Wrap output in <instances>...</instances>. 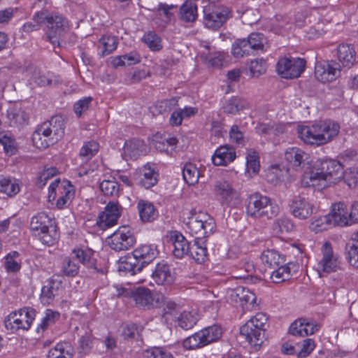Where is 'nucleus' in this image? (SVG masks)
Wrapping results in <instances>:
<instances>
[{
  "label": "nucleus",
  "instance_id": "nucleus-1",
  "mask_svg": "<svg viewBox=\"0 0 358 358\" xmlns=\"http://www.w3.org/2000/svg\"><path fill=\"white\" fill-rule=\"evenodd\" d=\"M344 177L342 164L334 159H326L321 164V167L303 174L301 185L304 187H313L323 189L334 185Z\"/></svg>",
  "mask_w": 358,
  "mask_h": 358
},
{
  "label": "nucleus",
  "instance_id": "nucleus-2",
  "mask_svg": "<svg viewBox=\"0 0 358 358\" xmlns=\"http://www.w3.org/2000/svg\"><path fill=\"white\" fill-rule=\"evenodd\" d=\"M340 124L331 120L315 122L297 127L299 138L306 144L321 146L331 142L339 134Z\"/></svg>",
  "mask_w": 358,
  "mask_h": 358
},
{
  "label": "nucleus",
  "instance_id": "nucleus-3",
  "mask_svg": "<svg viewBox=\"0 0 358 358\" xmlns=\"http://www.w3.org/2000/svg\"><path fill=\"white\" fill-rule=\"evenodd\" d=\"M333 10L330 7L313 8L301 20L299 17L296 24L304 27L305 36L308 39H316L325 34L332 20Z\"/></svg>",
  "mask_w": 358,
  "mask_h": 358
},
{
  "label": "nucleus",
  "instance_id": "nucleus-4",
  "mask_svg": "<svg viewBox=\"0 0 358 358\" xmlns=\"http://www.w3.org/2000/svg\"><path fill=\"white\" fill-rule=\"evenodd\" d=\"M64 134V121L61 117H52L39 125L32 134L35 147L45 149L59 141Z\"/></svg>",
  "mask_w": 358,
  "mask_h": 358
},
{
  "label": "nucleus",
  "instance_id": "nucleus-5",
  "mask_svg": "<svg viewBox=\"0 0 358 358\" xmlns=\"http://www.w3.org/2000/svg\"><path fill=\"white\" fill-rule=\"evenodd\" d=\"M279 211V206L269 197L257 193L250 195L246 206V213L249 217L263 220L275 217Z\"/></svg>",
  "mask_w": 358,
  "mask_h": 358
},
{
  "label": "nucleus",
  "instance_id": "nucleus-6",
  "mask_svg": "<svg viewBox=\"0 0 358 358\" xmlns=\"http://www.w3.org/2000/svg\"><path fill=\"white\" fill-rule=\"evenodd\" d=\"M267 317L263 313H257L241 327V334L253 347L259 348L265 341V325Z\"/></svg>",
  "mask_w": 358,
  "mask_h": 358
},
{
  "label": "nucleus",
  "instance_id": "nucleus-7",
  "mask_svg": "<svg viewBox=\"0 0 358 358\" xmlns=\"http://www.w3.org/2000/svg\"><path fill=\"white\" fill-rule=\"evenodd\" d=\"M187 217V227L194 239L204 240L215 228L214 219L207 213L192 210Z\"/></svg>",
  "mask_w": 358,
  "mask_h": 358
},
{
  "label": "nucleus",
  "instance_id": "nucleus-8",
  "mask_svg": "<svg viewBox=\"0 0 358 358\" xmlns=\"http://www.w3.org/2000/svg\"><path fill=\"white\" fill-rule=\"evenodd\" d=\"M52 227V220L45 213L41 212L31 218L29 229L34 236H37L41 242L47 245H52L58 238L57 234L54 231L50 234V228Z\"/></svg>",
  "mask_w": 358,
  "mask_h": 358
},
{
  "label": "nucleus",
  "instance_id": "nucleus-9",
  "mask_svg": "<svg viewBox=\"0 0 358 358\" xmlns=\"http://www.w3.org/2000/svg\"><path fill=\"white\" fill-rule=\"evenodd\" d=\"M73 186L66 180H55L48 188V201H55L58 209H64L70 204L74 196Z\"/></svg>",
  "mask_w": 358,
  "mask_h": 358
},
{
  "label": "nucleus",
  "instance_id": "nucleus-10",
  "mask_svg": "<svg viewBox=\"0 0 358 358\" xmlns=\"http://www.w3.org/2000/svg\"><path fill=\"white\" fill-rule=\"evenodd\" d=\"M342 261L333 250L329 242H325L321 248V257L318 259L315 269L320 277L338 271L341 269Z\"/></svg>",
  "mask_w": 358,
  "mask_h": 358
},
{
  "label": "nucleus",
  "instance_id": "nucleus-11",
  "mask_svg": "<svg viewBox=\"0 0 358 358\" xmlns=\"http://www.w3.org/2000/svg\"><path fill=\"white\" fill-rule=\"evenodd\" d=\"M222 335L220 326L208 327L183 341L182 345L186 350H194L218 341Z\"/></svg>",
  "mask_w": 358,
  "mask_h": 358
},
{
  "label": "nucleus",
  "instance_id": "nucleus-12",
  "mask_svg": "<svg viewBox=\"0 0 358 358\" xmlns=\"http://www.w3.org/2000/svg\"><path fill=\"white\" fill-rule=\"evenodd\" d=\"M117 292L118 296H132L138 307L147 309L158 307L163 299L162 296L153 294L147 288H138L133 292L124 287H120L117 288Z\"/></svg>",
  "mask_w": 358,
  "mask_h": 358
},
{
  "label": "nucleus",
  "instance_id": "nucleus-13",
  "mask_svg": "<svg viewBox=\"0 0 358 358\" xmlns=\"http://www.w3.org/2000/svg\"><path fill=\"white\" fill-rule=\"evenodd\" d=\"M46 33L45 36L48 41L53 45L60 46L62 37L68 31V20L62 15L51 13H45Z\"/></svg>",
  "mask_w": 358,
  "mask_h": 358
},
{
  "label": "nucleus",
  "instance_id": "nucleus-14",
  "mask_svg": "<svg viewBox=\"0 0 358 358\" xmlns=\"http://www.w3.org/2000/svg\"><path fill=\"white\" fill-rule=\"evenodd\" d=\"M215 1L208 0L209 3L203 8L204 24L206 27L212 29H217L230 17L229 8L215 6Z\"/></svg>",
  "mask_w": 358,
  "mask_h": 358
},
{
  "label": "nucleus",
  "instance_id": "nucleus-15",
  "mask_svg": "<svg viewBox=\"0 0 358 358\" xmlns=\"http://www.w3.org/2000/svg\"><path fill=\"white\" fill-rule=\"evenodd\" d=\"M106 241L111 250L120 252L133 247L136 243V238L129 227L122 226L108 236Z\"/></svg>",
  "mask_w": 358,
  "mask_h": 358
},
{
  "label": "nucleus",
  "instance_id": "nucleus-16",
  "mask_svg": "<svg viewBox=\"0 0 358 358\" xmlns=\"http://www.w3.org/2000/svg\"><path fill=\"white\" fill-rule=\"evenodd\" d=\"M289 207L291 214L301 220L308 219L316 210L315 201L302 194L294 195L289 200Z\"/></svg>",
  "mask_w": 358,
  "mask_h": 358
},
{
  "label": "nucleus",
  "instance_id": "nucleus-17",
  "mask_svg": "<svg viewBox=\"0 0 358 358\" xmlns=\"http://www.w3.org/2000/svg\"><path fill=\"white\" fill-rule=\"evenodd\" d=\"M306 60L303 59L283 57L276 64L278 73L283 78H298L305 70Z\"/></svg>",
  "mask_w": 358,
  "mask_h": 358
},
{
  "label": "nucleus",
  "instance_id": "nucleus-18",
  "mask_svg": "<svg viewBox=\"0 0 358 358\" xmlns=\"http://www.w3.org/2000/svg\"><path fill=\"white\" fill-rule=\"evenodd\" d=\"M213 192L215 199L222 204L229 206L234 199L238 198V192L232 184L225 179L215 182Z\"/></svg>",
  "mask_w": 358,
  "mask_h": 358
},
{
  "label": "nucleus",
  "instance_id": "nucleus-19",
  "mask_svg": "<svg viewBox=\"0 0 358 358\" xmlns=\"http://www.w3.org/2000/svg\"><path fill=\"white\" fill-rule=\"evenodd\" d=\"M122 212V207L118 202L110 201L98 217L96 224L101 229L113 227L117 223Z\"/></svg>",
  "mask_w": 358,
  "mask_h": 358
},
{
  "label": "nucleus",
  "instance_id": "nucleus-20",
  "mask_svg": "<svg viewBox=\"0 0 358 358\" xmlns=\"http://www.w3.org/2000/svg\"><path fill=\"white\" fill-rule=\"evenodd\" d=\"M341 65L334 61L317 62L315 67V76L322 83L335 80L340 75Z\"/></svg>",
  "mask_w": 358,
  "mask_h": 358
},
{
  "label": "nucleus",
  "instance_id": "nucleus-21",
  "mask_svg": "<svg viewBox=\"0 0 358 358\" xmlns=\"http://www.w3.org/2000/svg\"><path fill=\"white\" fill-rule=\"evenodd\" d=\"M35 311L32 308H25L18 312H13L8 315L6 324L11 325L15 330L28 329L34 320Z\"/></svg>",
  "mask_w": 358,
  "mask_h": 358
},
{
  "label": "nucleus",
  "instance_id": "nucleus-22",
  "mask_svg": "<svg viewBox=\"0 0 358 358\" xmlns=\"http://www.w3.org/2000/svg\"><path fill=\"white\" fill-rule=\"evenodd\" d=\"M166 241L172 246V252L176 257L182 258L188 254L191 245L181 233L177 231L169 232Z\"/></svg>",
  "mask_w": 358,
  "mask_h": 358
},
{
  "label": "nucleus",
  "instance_id": "nucleus-23",
  "mask_svg": "<svg viewBox=\"0 0 358 358\" xmlns=\"http://www.w3.org/2000/svg\"><path fill=\"white\" fill-rule=\"evenodd\" d=\"M328 215L333 227L352 225L349 215V210L344 203L340 202L333 204Z\"/></svg>",
  "mask_w": 358,
  "mask_h": 358
},
{
  "label": "nucleus",
  "instance_id": "nucleus-24",
  "mask_svg": "<svg viewBox=\"0 0 358 358\" xmlns=\"http://www.w3.org/2000/svg\"><path fill=\"white\" fill-rule=\"evenodd\" d=\"M310 155L301 148H289L285 152V159L293 169L298 170L309 163Z\"/></svg>",
  "mask_w": 358,
  "mask_h": 358
},
{
  "label": "nucleus",
  "instance_id": "nucleus-25",
  "mask_svg": "<svg viewBox=\"0 0 358 358\" xmlns=\"http://www.w3.org/2000/svg\"><path fill=\"white\" fill-rule=\"evenodd\" d=\"M138 175V184L145 189L154 187L158 182L159 173L153 164L148 163L139 169Z\"/></svg>",
  "mask_w": 358,
  "mask_h": 358
},
{
  "label": "nucleus",
  "instance_id": "nucleus-26",
  "mask_svg": "<svg viewBox=\"0 0 358 358\" xmlns=\"http://www.w3.org/2000/svg\"><path fill=\"white\" fill-rule=\"evenodd\" d=\"M236 158V150L229 145H220L212 156V162L215 166H227Z\"/></svg>",
  "mask_w": 358,
  "mask_h": 358
},
{
  "label": "nucleus",
  "instance_id": "nucleus-27",
  "mask_svg": "<svg viewBox=\"0 0 358 358\" xmlns=\"http://www.w3.org/2000/svg\"><path fill=\"white\" fill-rule=\"evenodd\" d=\"M143 264L139 262L133 252L122 257L118 262V271L124 274L134 275L143 268Z\"/></svg>",
  "mask_w": 358,
  "mask_h": 358
},
{
  "label": "nucleus",
  "instance_id": "nucleus-28",
  "mask_svg": "<svg viewBox=\"0 0 358 358\" xmlns=\"http://www.w3.org/2000/svg\"><path fill=\"white\" fill-rule=\"evenodd\" d=\"M132 252L138 261L141 262L143 266H144L157 257L159 251L157 245L154 244H145L138 246Z\"/></svg>",
  "mask_w": 358,
  "mask_h": 358
},
{
  "label": "nucleus",
  "instance_id": "nucleus-29",
  "mask_svg": "<svg viewBox=\"0 0 358 358\" xmlns=\"http://www.w3.org/2000/svg\"><path fill=\"white\" fill-rule=\"evenodd\" d=\"M136 208L143 222H152L159 216L156 207L148 200L140 199L137 203Z\"/></svg>",
  "mask_w": 358,
  "mask_h": 358
},
{
  "label": "nucleus",
  "instance_id": "nucleus-30",
  "mask_svg": "<svg viewBox=\"0 0 358 358\" xmlns=\"http://www.w3.org/2000/svg\"><path fill=\"white\" fill-rule=\"evenodd\" d=\"M21 189L19 180L10 176H1L0 178V194L8 197L17 195Z\"/></svg>",
  "mask_w": 358,
  "mask_h": 358
},
{
  "label": "nucleus",
  "instance_id": "nucleus-31",
  "mask_svg": "<svg viewBox=\"0 0 358 358\" xmlns=\"http://www.w3.org/2000/svg\"><path fill=\"white\" fill-rule=\"evenodd\" d=\"M152 277L158 285L171 284L174 280V277L171 273L169 266L164 263L157 264Z\"/></svg>",
  "mask_w": 358,
  "mask_h": 358
},
{
  "label": "nucleus",
  "instance_id": "nucleus-32",
  "mask_svg": "<svg viewBox=\"0 0 358 358\" xmlns=\"http://www.w3.org/2000/svg\"><path fill=\"white\" fill-rule=\"evenodd\" d=\"M355 51L348 44H341L337 48V57L343 66L350 67L355 62Z\"/></svg>",
  "mask_w": 358,
  "mask_h": 358
},
{
  "label": "nucleus",
  "instance_id": "nucleus-33",
  "mask_svg": "<svg viewBox=\"0 0 358 358\" xmlns=\"http://www.w3.org/2000/svg\"><path fill=\"white\" fill-rule=\"evenodd\" d=\"M145 145L140 139H132L126 141L124 146V153L132 159H137L145 154Z\"/></svg>",
  "mask_w": 358,
  "mask_h": 358
},
{
  "label": "nucleus",
  "instance_id": "nucleus-34",
  "mask_svg": "<svg viewBox=\"0 0 358 358\" xmlns=\"http://www.w3.org/2000/svg\"><path fill=\"white\" fill-rule=\"evenodd\" d=\"M188 254L198 263H203L207 259L208 250L205 240L194 239L191 244Z\"/></svg>",
  "mask_w": 358,
  "mask_h": 358
},
{
  "label": "nucleus",
  "instance_id": "nucleus-35",
  "mask_svg": "<svg viewBox=\"0 0 358 358\" xmlns=\"http://www.w3.org/2000/svg\"><path fill=\"white\" fill-rule=\"evenodd\" d=\"M262 262L269 268H275L285 262V257L275 250H267L261 255Z\"/></svg>",
  "mask_w": 358,
  "mask_h": 358
},
{
  "label": "nucleus",
  "instance_id": "nucleus-36",
  "mask_svg": "<svg viewBox=\"0 0 358 358\" xmlns=\"http://www.w3.org/2000/svg\"><path fill=\"white\" fill-rule=\"evenodd\" d=\"M141 57L136 51H131L128 54L117 56L113 58L112 64L115 67L131 66L140 63Z\"/></svg>",
  "mask_w": 358,
  "mask_h": 358
},
{
  "label": "nucleus",
  "instance_id": "nucleus-37",
  "mask_svg": "<svg viewBox=\"0 0 358 358\" xmlns=\"http://www.w3.org/2000/svg\"><path fill=\"white\" fill-rule=\"evenodd\" d=\"M199 315L196 310H183L177 319L179 327L187 330L192 329L197 322Z\"/></svg>",
  "mask_w": 358,
  "mask_h": 358
},
{
  "label": "nucleus",
  "instance_id": "nucleus-38",
  "mask_svg": "<svg viewBox=\"0 0 358 358\" xmlns=\"http://www.w3.org/2000/svg\"><path fill=\"white\" fill-rule=\"evenodd\" d=\"M248 102L240 97L234 96L228 99L223 106L224 113L228 114H236L238 111L248 108Z\"/></svg>",
  "mask_w": 358,
  "mask_h": 358
},
{
  "label": "nucleus",
  "instance_id": "nucleus-39",
  "mask_svg": "<svg viewBox=\"0 0 358 358\" xmlns=\"http://www.w3.org/2000/svg\"><path fill=\"white\" fill-rule=\"evenodd\" d=\"M7 118L10 126H17L27 122V115L21 108L13 106L7 110Z\"/></svg>",
  "mask_w": 358,
  "mask_h": 358
},
{
  "label": "nucleus",
  "instance_id": "nucleus-40",
  "mask_svg": "<svg viewBox=\"0 0 358 358\" xmlns=\"http://www.w3.org/2000/svg\"><path fill=\"white\" fill-rule=\"evenodd\" d=\"M61 282L54 278L50 279L48 284L42 288L41 296L43 300L46 299V303H50L55 296L61 291Z\"/></svg>",
  "mask_w": 358,
  "mask_h": 358
},
{
  "label": "nucleus",
  "instance_id": "nucleus-41",
  "mask_svg": "<svg viewBox=\"0 0 358 358\" xmlns=\"http://www.w3.org/2000/svg\"><path fill=\"white\" fill-rule=\"evenodd\" d=\"M180 16L182 21L192 22L197 17V6L192 1H186L180 7Z\"/></svg>",
  "mask_w": 358,
  "mask_h": 358
},
{
  "label": "nucleus",
  "instance_id": "nucleus-42",
  "mask_svg": "<svg viewBox=\"0 0 358 358\" xmlns=\"http://www.w3.org/2000/svg\"><path fill=\"white\" fill-rule=\"evenodd\" d=\"M245 42L249 48V51L253 54L255 51L263 50L266 38L261 33L254 32L249 35Z\"/></svg>",
  "mask_w": 358,
  "mask_h": 358
},
{
  "label": "nucleus",
  "instance_id": "nucleus-43",
  "mask_svg": "<svg viewBox=\"0 0 358 358\" xmlns=\"http://www.w3.org/2000/svg\"><path fill=\"white\" fill-rule=\"evenodd\" d=\"M117 42L116 38L110 35H103L99 41V48L101 49V57L106 56L114 51L117 48Z\"/></svg>",
  "mask_w": 358,
  "mask_h": 358
},
{
  "label": "nucleus",
  "instance_id": "nucleus-44",
  "mask_svg": "<svg viewBox=\"0 0 358 358\" xmlns=\"http://www.w3.org/2000/svg\"><path fill=\"white\" fill-rule=\"evenodd\" d=\"M291 276L290 268L287 265L281 264L275 267L271 273L270 278L273 282L280 283L288 280Z\"/></svg>",
  "mask_w": 358,
  "mask_h": 358
},
{
  "label": "nucleus",
  "instance_id": "nucleus-45",
  "mask_svg": "<svg viewBox=\"0 0 358 358\" xmlns=\"http://www.w3.org/2000/svg\"><path fill=\"white\" fill-rule=\"evenodd\" d=\"M246 166L249 173L256 174L260 168L259 156L254 150H248L246 155Z\"/></svg>",
  "mask_w": 358,
  "mask_h": 358
},
{
  "label": "nucleus",
  "instance_id": "nucleus-46",
  "mask_svg": "<svg viewBox=\"0 0 358 358\" xmlns=\"http://www.w3.org/2000/svg\"><path fill=\"white\" fill-rule=\"evenodd\" d=\"M70 347L66 343H58L48 352L47 358H72Z\"/></svg>",
  "mask_w": 358,
  "mask_h": 358
},
{
  "label": "nucleus",
  "instance_id": "nucleus-47",
  "mask_svg": "<svg viewBox=\"0 0 358 358\" xmlns=\"http://www.w3.org/2000/svg\"><path fill=\"white\" fill-rule=\"evenodd\" d=\"M184 180L189 185L196 184L199 180V171L196 166L192 163L186 164L182 169Z\"/></svg>",
  "mask_w": 358,
  "mask_h": 358
},
{
  "label": "nucleus",
  "instance_id": "nucleus-48",
  "mask_svg": "<svg viewBox=\"0 0 358 358\" xmlns=\"http://www.w3.org/2000/svg\"><path fill=\"white\" fill-rule=\"evenodd\" d=\"M99 145L95 141L85 142L80 150V156L83 160L88 161L92 159L99 151Z\"/></svg>",
  "mask_w": 358,
  "mask_h": 358
},
{
  "label": "nucleus",
  "instance_id": "nucleus-49",
  "mask_svg": "<svg viewBox=\"0 0 358 358\" xmlns=\"http://www.w3.org/2000/svg\"><path fill=\"white\" fill-rule=\"evenodd\" d=\"M331 227L333 226L328 214L317 217L313 220L310 224V230L315 233L325 231Z\"/></svg>",
  "mask_w": 358,
  "mask_h": 358
},
{
  "label": "nucleus",
  "instance_id": "nucleus-50",
  "mask_svg": "<svg viewBox=\"0 0 358 358\" xmlns=\"http://www.w3.org/2000/svg\"><path fill=\"white\" fill-rule=\"evenodd\" d=\"M45 13L38 12L33 17V22H26L22 26V31L24 32H31L35 30H38L41 24L45 23Z\"/></svg>",
  "mask_w": 358,
  "mask_h": 358
},
{
  "label": "nucleus",
  "instance_id": "nucleus-51",
  "mask_svg": "<svg viewBox=\"0 0 358 358\" xmlns=\"http://www.w3.org/2000/svg\"><path fill=\"white\" fill-rule=\"evenodd\" d=\"M142 40L152 51H158L162 48L161 38L154 32L150 31L145 34Z\"/></svg>",
  "mask_w": 358,
  "mask_h": 358
},
{
  "label": "nucleus",
  "instance_id": "nucleus-52",
  "mask_svg": "<svg viewBox=\"0 0 358 358\" xmlns=\"http://www.w3.org/2000/svg\"><path fill=\"white\" fill-rule=\"evenodd\" d=\"M99 188L105 195L115 196L119 194L120 185L115 180H104L100 183Z\"/></svg>",
  "mask_w": 358,
  "mask_h": 358
},
{
  "label": "nucleus",
  "instance_id": "nucleus-53",
  "mask_svg": "<svg viewBox=\"0 0 358 358\" xmlns=\"http://www.w3.org/2000/svg\"><path fill=\"white\" fill-rule=\"evenodd\" d=\"M19 253L17 252H13L9 253L5 260V268L8 272H16L18 271L21 265L18 261Z\"/></svg>",
  "mask_w": 358,
  "mask_h": 358
},
{
  "label": "nucleus",
  "instance_id": "nucleus-54",
  "mask_svg": "<svg viewBox=\"0 0 358 358\" xmlns=\"http://www.w3.org/2000/svg\"><path fill=\"white\" fill-rule=\"evenodd\" d=\"M143 358H173L171 352L163 348H152L145 350Z\"/></svg>",
  "mask_w": 358,
  "mask_h": 358
},
{
  "label": "nucleus",
  "instance_id": "nucleus-55",
  "mask_svg": "<svg viewBox=\"0 0 358 358\" xmlns=\"http://www.w3.org/2000/svg\"><path fill=\"white\" fill-rule=\"evenodd\" d=\"M0 143L3 147L5 153L8 156L15 155L17 150V144L13 138L7 135L0 136Z\"/></svg>",
  "mask_w": 358,
  "mask_h": 358
},
{
  "label": "nucleus",
  "instance_id": "nucleus-56",
  "mask_svg": "<svg viewBox=\"0 0 358 358\" xmlns=\"http://www.w3.org/2000/svg\"><path fill=\"white\" fill-rule=\"evenodd\" d=\"M236 296L241 302L254 304L256 301V296L253 292L245 287H238L235 290Z\"/></svg>",
  "mask_w": 358,
  "mask_h": 358
},
{
  "label": "nucleus",
  "instance_id": "nucleus-57",
  "mask_svg": "<svg viewBox=\"0 0 358 358\" xmlns=\"http://www.w3.org/2000/svg\"><path fill=\"white\" fill-rule=\"evenodd\" d=\"M267 64L264 59H257L250 62L249 69L252 76L258 77L264 73Z\"/></svg>",
  "mask_w": 358,
  "mask_h": 358
},
{
  "label": "nucleus",
  "instance_id": "nucleus-58",
  "mask_svg": "<svg viewBox=\"0 0 358 358\" xmlns=\"http://www.w3.org/2000/svg\"><path fill=\"white\" fill-rule=\"evenodd\" d=\"M232 54L236 57H243L245 55H250L245 38L238 39L234 42L232 46Z\"/></svg>",
  "mask_w": 358,
  "mask_h": 358
},
{
  "label": "nucleus",
  "instance_id": "nucleus-59",
  "mask_svg": "<svg viewBox=\"0 0 358 358\" xmlns=\"http://www.w3.org/2000/svg\"><path fill=\"white\" fill-rule=\"evenodd\" d=\"M79 266L73 258H65L62 264V272L67 276H75L78 274Z\"/></svg>",
  "mask_w": 358,
  "mask_h": 358
},
{
  "label": "nucleus",
  "instance_id": "nucleus-60",
  "mask_svg": "<svg viewBox=\"0 0 358 358\" xmlns=\"http://www.w3.org/2000/svg\"><path fill=\"white\" fill-rule=\"evenodd\" d=\"M346 250L350 264L358 268V245L350 241L346 245Z\"/></svg>",
  "mask_w": 358,
  "mask_h": 358
},
{
  "label": "nucleus",
  "instance_id": "nucleus-61",
  "mask_svg": "<svg viewBox=\"0 0 358 358\" xmlns=\"http://www.w3.org/2000/svg\"><path fill=\"white\" fill-rule=\"evenodd\" d=\"M305 325V318H299L292 323L289 331L293 336H306V334H304Z\"/></svg>",
  "mask_w": 358,
  "mask_h": 358
},
{
  "label": "nucleus",
  "instance_id": "nucleus-62",
  "mask_svg": "<svg viewBox=\"0 0 358 358\" xmlns=\"http://www.w3.org/2000/svg\"><path fill=\"white\" fill-rule=\"evenodd\" d=\"M59 317V314L51 310H47L45 316L43 318L41 323L38 327V331L41 329L43 331L48 326L55 322Z\"/></svg>",
  "mask_w": 358,
  "mask_h": 358
},
{
  "label": "nucleus",
  "instance_id": "nucleus-63",
  "mask_svg": "<svg viewBox=\"0 0 358 358\" xmlns=\"http://www.w3.org/2000/svg\"><path fill=\"white\" fill-rule=\"evenodd\" d=\"M92 101V98L90 96L85 97L80 99L73 106V110L78 117H81L82 114L86 112Z\"/></svg>",
  "mask_w": 358,
  "mask_h": 358
},
{
  "label": "nucleus",
  "instance_id": "nucleus-64",
  "mask_svg": "<svg viewBox=\"0 0 358 358\" xmlns=\"http://www.w3.org/2000/svg\"><path fill=\"white\" fill-rule=\"evenodd\" d=\"M74 257L81 264L86 265L91 259L92 252L90 250H83L80 248L74 249L73 250Z\"/></svg>",
  "mask_w": 358,
  "mask_h": 358
}]
</instances>
